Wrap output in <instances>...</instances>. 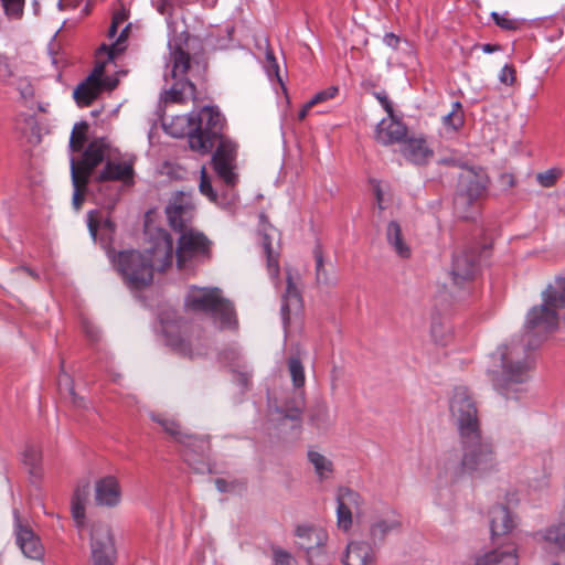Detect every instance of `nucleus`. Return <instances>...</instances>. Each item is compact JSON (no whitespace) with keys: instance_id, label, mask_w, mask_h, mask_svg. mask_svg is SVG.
<instances>
[{"instance_id":"1","label":"nucleus","mask_w":565,"mask_h":565,"mask_svg":"<svg viewBox=\"0 0 565 565\" xmlns=\"http://www.w3.org/2000/svg\"><path fill=\"white\" fill-rule=\"evenodd\" d=\"M457 429L461 456L446 454L443 461L445 477L458 482L466 476L483 477L498 470V458L492 440L482 435L475 401L466 387H456L449 404Z\"/></svg>"},{"instance_id":"2","label":"nucleus","mask_w":565,"mask_h":565,"mask_svg":"<svg viewBox=\"0 0 565 565\" xmlns=\"http://www.w3.org/2000/svg\"><path fill=\"white\" fill-rule=\"evenodd\" d=\"M224 117L216 107L205 106L199 111L177 116L171 124L164 125L166 131L173 137H188L192 151L207 154L217 143L212 156V164L217 177L228 186L237 181L235 173L237 145L222 136Z\"/></svg>"},{"instance_id":"3","label":"nucleus","mask_w":565,"mask_h":565,"mask_svg":"<svg viewBox=\"0 0 565 565\" xmlns=\"http://www.w3.org/2000/svg\"><path fill=\"white\" fill-rule=\"evenodd\" d=\"M492 356L500 362V370L491 372L495 391L507 399H520L529 390L532 361L513 343L500 345Z\"/></svg>"},{"instance_id":"4","label":"nucleus","mask_w":565,"mask_h":565,"mask_svg":"<svg viewBox=\"0 0 565 565\" xmlns=\"http://www.w3.org/2000/svg\"><path fill=\"white\" fill-rule=\"evenodd\" d=\"M184 306L188 310L209 315L221 329H234L237 326L232 302L223 297L217 287L190 286Z\"/></svg>"},{"instance_id":"5","label":"nucleus","mask_w":565,"mask_h":565,"mask_svg":"<svg viewBox=\"0 0 565 565\" xmlns=\"http://www.w3.org/2000/svg\"><path fill=\"white\" fill-rule=\"evenodd\" d=\"M542 305L533 307L526 316V333L547 334L557 329V309L565 308V278H557L542 294Z\"/></svg>"},{"instance_id":"6","label":"nucleus","mask_w":565,"mask_h":565,"mask_svg":"<svg viewBox=\"0 0 565 565\" xmlns=\"http://www.w3.org/2000/svg\"><path fill=\"white\" fill-rule=\"evenodd\" d=\"M169 63L171 65V77L177 79L172 87L166 92V102L184 104L196 98L195 85L184 76L190 70L191 57L183 49L181 39L170 40Z\"/></svg>"},{"instance_id":"7","label":"nucleus","mask_w":565,"mask_h":565,"mask_svg":"<svg viewBox=\"0 0 565 565\" xmlns=\"http://www.w3.org/2000/svg\"><path fill=\"white\" fill-rule=\"evenodd\" d=\"M108 256L118 274L129 288L142 289L153 279L151 265L146 256L138 250L109 252Z\"/></svg>"},{"instance_id":"8","label":"nucleus","mask_w":565,"mask_h":565,"mask_svg":"<svg viewBox=\"0 0 565 565\" xmlns=\"http://www.w3.org/2000/svg\"><path fill=\"white\" fill-rule=\"evenodd\" d=\"M211 244L203 233L195 230L184 231L180 234L175 250L178 267L184 269L191 263L210 258Z\"/></svg>"},{"instance_id":"9","label":"nucleus","mask_w":565,"mask_h":565,"mask_svg":"<svg viewBox=\"0 0 565 565\" xmlns=\"http://www.w3.org/2000/svg\"><path fill=\"white\" fill-rule=\"evenodd\" d=\"M337 526L349 532L353 525V518L359 522L365 514V500L355 490L340 487L337 491Z\"/></svg>"},{"instance_id":"10","label":"nucleus","mask_w":565,"mask_h":565,"mask_svg":"<svg viewBox=\"0 0 565 565\" xmlns=\"http://www.w3.org/2000/svg\"><path fill=\"white\" fill-rule=\"evenodd\" d=\"M489 179L483 171L468 170L460 177V191L455 196V209L462 218H470V214L461 211L471 205L487 191Z\"/></svg>"},{"instance_id":"11","label":"nucleus","mask_w":565,"mask_h":565,"mask_svg":"<svg viewBox=\"0 0 565 565\" xmlns=\"http://www.w3.org/2000/svg\"><path fill=\"white\" fill-rule=\"evenodd\" d=\"M92 565H115L117 550L111 530L106 524H95L90 534Z\"/></svg>"},{"instance_id":"12","label":"nucleus","mask_w":565,"mask_h":565,"mask_svg":"<svg viewBox=\"0 0 565 565\" xmlns=\"http://www.w3.org/2000/svg\"><path fill=\"white\" fill-rule=\"evenodd\" d=\"M298 537V546L306 551L309 565H315V561L320 563L317 565H324L327 563V554L324 545L328 540V533L322 527L299 525L296 530Z\"/></svg>"},{"instance_id":"13","label":"nucleus","mask_w":565,"mask_h":565,"mask_svg":"<svg viewBox=\"0 0 565 565\" xmlns=\"http://www.w3.org/2000/svg\"><path fill=\"white\" fill-rule=\"evenodd\" d=\"M152 271H163L172 265L174 252L171 235L161 228L156 230L151 236V245L142 253Z\"/></svg>"},{"instance_id":"14","label":"nucleus","mask_w":565,"mask_h":565,"mask_svg":"<svg viewBox=\"0 0 565 565\" xmlns=\"http://www.w3.org/2000/svg\"><path fill=\"white\" fill-rule=\"evenodd\" d=\"M480 271L479 253L475 248H461L454 253L450 276L455 285L472 281Z\"/></svg>"},{"instance_id":"15","label":"nucleus","mask_w":565,"mask_h":565,"mask_svg":"<svg viewBox=\"0 0 565 565\" xmlns=\"http://www.w3.org/2000/svg\"><path fill=\"white\" fill-rule=\"evenodd\" d=\"M13 531L15 543L22 554L30 559H42L44 547L41 540L31 529L28 521L22 520L18 510H13Z\"/></svg>"},{"instance_id":"16","label":"nucleus","mask_w":565,"mask_h":565,"mask_svg":"<svg viewBox=\"0 0 565 565\" xmlns=\"http://www.w3.org/2000/svg\"><path fill=\"white\" fill-rule=\"evenodd\" d=\"M402 522L398 513L385 508L381 514L375 516L369 526V539L373 545L382 544L387 535L401 529Z\"/></svg>"},{"instance_id":"17","label":"nucleus","mask_w":565,"mask_h":565,"mask_svg":"<svg viewBox=\"0 0 565 565\" xmlns=\"http://www.w3.org/2000/svg\"><path fill=\"white\" fill-rule=\"evenodd\" d=\"M166 212L169 223L174 231L182 234L184 231L192 230L189 225L193 218L194 209L188 198L184 195L177 196L167 206Z\"/></svg>"},{"instance_id":"18","label":"nucleus","mask_w":565,"mask_h":565,"mask_svg":"<svg viewBox=\"0 0 565 565\" xmlns=\"http://www.w3.org/2000/svg\"><path fill=\"white\" fill-rule=\"evenodd\" d=\"M121 486L117 477L105 476L95 482V502L98 507L115 508L121 501Z\"/></svg>"},{"instance_id":"19","label":"nucleus","mask_w":565,"mask_h":565,"mask_svg":"<svg viewBox=\"0 0 565 565\" xmlns=\"http://www.w3.org/2000/svg\"><path fill=\"white\" fill-rule=\"evenodd\" d=\"M104 64L97 65L84 82L77 85L73 96L79 106H89L102 92Z\"/></svg>"},{"instance_id":"20","label":"nucleus","mask_w":565,"mask_h":565,"mask_svg":"<svg viewBox=\"0 0 565 565\" xmlns=\"http://www.w3.org/2000/svg\"><path fill=\"white\" fill-rule=\"evenodd\" d=\"M407 135V127L394 115L383 118L376 126L375 139L383 146L402 143Z\"/></svg>"},{"instance_id":"21","label":"nucleus","mask_w":565,"mask_h":565,"mask_svg":"<svg viewBox=\"0 0 565 565\" xmlns=\"http://www.w3.org/2000/svg\"><path fill=\"white\" fill-rule=\"evenodd\" d=\"M108 147L109 145L104 138L95 139L88 143L83 152L81 162L76 163V168L82 177H86L89 180L93 170L103 162Z\"/></svg>"},{"instance_id":"22","label":"nucleus","mask_w":565,"mask_h":565,"mask_svg":"<svg viewBox=\"0 0 565 565\" xmlns=\"http://www.w3.org/2000/svg\"><path fill=\"white\" fill-rule=\"evenodd\" d=\"M134 164L129 161H107L103 170L96 177L98 182L121 181L124 184L134 183Z\"/></svg>"},{"instance_id":"23","label":"nucleus","mask_w":565,"mask_h":565,"mask_svg":"<svg viewBox=\"0 0 565 565\" xmlns=\"http://www.w3.org/2000/svg\"><path fill=\"white\" fill-rule=\"evenodd\" d=\"M401 152L405 159L414 164H425L434 156L424 138H407L401 143Z\"/></svg>"},{"instance_id":"24","label":"nucleus","mask_w":565,"mask_h":565,"mask_svg":"<svg viewBox=\"0 0 565 565\" xmlns=\"http://www.w3.org/2000/svg\"><path fill=\"white\" fill-rule=\"evenodd\" d=\"M343 563L344 565H375L376 555L373 546L363 541L349 543Z\"/></svg>"},{"instance_id":"25","label":"nucleus","mask_w":565,"mask_h":565,"mask_svg":"<svg viewBox=\"0 0 565 565\" xmlns=\"http://www.w3.org/2000/svg\"><path fill=\"white\" fill-rule=\"evenodd\" d=\"M490 529L492 537H498L510 533L515 526L514 520L507 507L497 504L491 508Z\"/></svg>"},{"instance_id":"26","label":"nucleus","mask_w":565,"mask_h":565,"mask_svg":"<svg viewBox=\"0 0 565 565\" xmlns=\"http://www.w3.org/2000/svg\"><path fill=\"white\" fill-rule=\"evenodd\" d=\"M476 565H518L514 546H507L488 552L476 558Z\"/></svg>"},{"instance_id":"27","label":"nucleus","mask_w":565,"mask_h":565,"mask_svg":"<svg viewBox=\"0 0 565 565\" xmlns=\"http://www.w3.org/2000/svg\"><path fill=\"white\" fill-rule=\"evenodd\" d=\"M301 307V297L300 294L296 287V285L292 281L291 275L287 274V288L286 292L282 296V302H281V319L285 324V327L289 322V316L292 310H298Z\"/></svg>"},{"instance_id":"28","label":"nucleus","mask_w":565,"mask_h":565,"mask_svg":"<svg viewBox=\"0 0 565 565\" xmlns=\"http://www.w3.org/2000/svg\"><path fill=\"white\" fill-rule=\"evenodd\" d=\"M386 241L399 257L408 258L411 256V247L405 242L402 227L396 221H391L387 224Z\"/></svg>"},{"instance_id":"29","label":"nucleus","mask_w":565,"mask_h":565,"mask_svg":"<svg viewBox=\"0 0 565 565\" xmlns=\"http://www.w3.org/2000/svg\"><path fill=\"white\" fill-rule=\"evenodd\" d=\"M23 465L34 481L42 477V451L39 446L28 445L22 452Z\"/></svg>"},{"instance_id":"30","label":"nucleus","mask_w":565,"mask_h":565,"mask_svg":"<svg viewBox=\"0 0 565 565\" xmlns=\"http://www.w3.org/2000/svg\"><path fill=\"white\" fill-rule=\"evenodd\" d=\"M152 419L159 423L167 434H169L177 441L184 444L185 446H193L198 440L192 435L183 434L181 431L180 425L174 419L161 416H152Z\"/></svg>"},{"instance_id":"31","label":"nucleus","mask_w":565,"mask_h":565,"mask_svg":"<svg viewBox=\"0 0 565 565\" xmlns=\"http://www.w3.org/2000/svg\"><path fill=\"white\" fill-rule=\"evenodd\" d=\"M71 177L72 184L74 188L72 203L74 209L78 211L84 202V192L86 190L88 179L86 177L81 175L78 169L76 168V162L74 158H71Z\"/></svg>"},{"instance_id":"32","label":"nucleus","mask_w":565,"mask_h":565,"mask_svg":"<svg viewBox=\"0 0 565 565\" xmlns=\"http://www.w3.org/2000/svg\"><path fill=\"white\" fill-rule=\"evenodd\" d=\"M441 122L446 134H457L465 124L462 105L459 102L452 103L451 110L447 115L443 116Z\"/></svg>"},{"instance_id":"33","label":"nucleus","mask_w":565,"mask_h":565,"mask_svg":"<svg viewBox=\"0 0 565 565\" xmlns=\"http://www.w3.org/2000/svg\"><path fill=\"white\" fill-rule=\"evenodd\" d=\"M308 460L313 466L315 472L320 481L329 479L333 472L332 461L316 450L308 451Z\"/></svg>"},{"instance_id":"34","label":"nucleus","mask_w":565,"mask_h":565,"mask_svg":"<svg viewBox=\"0 0 565 565\" xmlns=\"http://www.w3.org/2000/svg\"><path fill=\"white\" fill-rule=\"evenodd\" d=\"M88 495L87 486L76 488L71 502L72 516L77 526L84 525L85 522V503Z\"/></svg>"},{"instance_id":"35","label":"nucleus","mask_w":565,"mask_h":565,"mask_svg":"<svg viewBox=\"0 0 565 565\" xmlns=\"http://www.w3.org/2000/svg\"><path fill=\"white\" fill-rule=\"evenodd\" d=\"M310 420L312 425L318 429H327L333 424V418L330 414L327 403H317L310 413Z\"/></svg>"},{"instance_id":"36","label":"nucleus","mask_w":565,"mask_h":565,"mask_svg":"<svg viewBox=\"0 0 565 565\" xmlns=\"http://www.w3.org/2000/svg\"><path fill=\"white\" fill-rule=\"evenodd\" d=\"M262 245L267 258V269L271 279H277L279 275V262L278 255L274 253L271 247V236L268 233H264Z\"/></svg>"},{"instance_id":"37","label":"nucleus","mask_w":565,"mask_h":565,"mask_svg":"<svg viewBox=\"0 0 565 565\" xmlns=\"http://www.w3.org/2000/svg\"><path fill=\"white\" fill-rule=\"evenodd\" d=\"M87 226L94 239H96L99 227L107 230L109 233L115 232V223L109 218H102L98 211H90L87 215Z\"/></svg>"},{"instance_id":"38","label":"nucleus","mask_w":565,"mask_h":565,"mask_svg":"<svg viewBox=\"0 0 565 565\" xmlns=\"http://www.w3.org/2000/svg\"><path fill=\"white\" fill-rule=\"evenodd\" d=\"M543 540L557 550L565 548V524L551 526L542 534Z\"/></svg>"},{"instance_id":"39","label":"nucleus","mask_w":565,"mask_h":565,"mask_svg":"<svg viewBox=\"0 0 565 565\" xmlns=\"http://www.w3.org/2000/svg\"><path fill=\"white\" fill-rule=\"evenodd\" d=\"M8 85H12L19 92L22 99L25 102L32 100L35 95V87L33 81L28 76H18Z\"/></svg>"},{"instance_id":"40","label":"nucleus","mask_w":565,"mask_h":565,"mask_svg":"<svg viewBox=\"0 0 565 565\" xmlns=\"http://www.w3.org/2000/svg\"><path fill=\"white\" fill-rule=\"evenodd\" d=\"M88 130V125L86 121H81L74 125L71 138H70V148L72 151H81L86 141V132Z\"/></svg>"},{"instance_id":"41","label":"nucleus","mask_w":565,"mask_h":565,"mask_svg":"<svg viewBox=\"0 0 565 565\" xmlns=\"http://www.w3.org/2000/svg\"><path fill=\"white\" fill-rule=\"evenodd\" d=\"M313 256L316 260V279L318 284L330 285L334 282L333 277H331L324 268L323 255L320 247H316L313 250Z\"/></svg>"},{"instance_id":"42","label":"nucleus","mask_w":565,"mask_h":565,"mask_svg":"<svg viewBox=\"0 0 565 565\" xmlns=\"http://www.w3.org/2000/svg\"><path fill=\"white\" fill-rule=\"evenodd\" d=\"M288 369L295 387H302L305 385V370L303 365L297 358H290L288 361Z\"/></svg>"},{"instance_id":"43","label":"nucleus","mask_w":565,"mask_h":565,"mask_svg":"<svg viewBox=\"0 0 565 565\" xmlns=\"http://www.w3.org/2000/svg\"><path fill=\"white\" fill-rule=\"evenodd\" d=\"M430 333L433 340L440 345L447 344L448 340L451 337V331L449 326L445 324L440 321H434L430 328Z\"/></svg>"},{"instance_id":"44","label":"nucleus","mask_w":565,"mask_h":565,"mask_svg":"<svg viewBox=\"0 0 565 565\" xmlns=\"http://www.w3.org/2000/svg\"><path fill=\"white\" fill-rule=\"evenodd\" d=\"M492 19L494 20L495 24L499 25L503 30H518L522 25V20L511 18L508 12L504 13H498L492 12L491 13Z\"/></svg>"},{"instance_id":"45","label":"nucleus","mask_w":565,"mask_h":565,"mask_svg":"<svg viewBox=\"0 0 565 565\" xmlns=\"http://www.w3.org/2000/svg\"><path fill=\"white\" fill-rule=\"evenodd\" d=\"M161 323H162V331H163L164 335L167 337V343L183 354L190 353L188 351V344L180 335L170 334V328L172 326L167 323L162 318H161Z\"/></svg>"},{"instance_id":"46","label":"nucleus","mask_w":565,"mask_h":565,"mask_svg":"<svg viewBox=\"0 0 565 565\" xmlns=\"http://www.w3.org/2000/svg\"><path fill=\"white\" fill-rule=\"evenodd\" d=\"M4 13L10 19H19L23 13L24 0H1Z\"/></svg>"},{"instance_id":"47","label":"nucleus","mask_w":565,"mask_h":565,"mask_svg":"<svg viewBox=\"0 0 565 565\" xmlns=\"http://www.w3.org/2000/svg\"><path fill=\"white\" fill-rule=\"evenodd\" d=\"M129 25H127L118 36L117 41L111 44L109 47L105 44L100 47L102 50L107 51L109 60H115L117 55H119L124 51L122 43L125 42L128 34Z\"/></svg>"},{"instance_id":"48","label":"nucleus","mask_w":565,"mask_h":565,"mask_svg":"<svg viewBox=\"0 0 565 565\" xmlns=\"http://www.w3.org/2000/svg\"><path fill=\"white\" fill-rule=\"evenodd\" d=\"M200 192L209 198L210 201L216 202V192L213 190L211 184V179L206 174L205 168H202L201 170V179H200V185H199Z\"/></svg>"},{"instance_id":"49","label":"nucleus","mask_w":565,"mask_h":565,"mask_svg":"<svg viewBox=\"0 0 565 565\" xmlns=\"http://www.w3.org/2000/svg\"><path fill=\"white\" fill-rule=\"evenodd\" d=\"M273 559L275 565H296V558L287 551L280 547L273 548Z\"/></svg>"},{"instance_id":"50","label":"nucleus","mask_w":565,"mask_h":565,"mask_svg":"<svg viewBox=\"0 0 565 565\" xmlns=\"http://www.w3.org/2000/svg\"><path fill=\"white\" fill-rule=\"evenodd\" d=\"M13 78L14 73L8 57L0 53V82L3 84H9Z\"/></svg>"},{"instance_id":"51","label":"nucleus","mask_w":565,"mask_h":565,"mask_svg":"<svg viewBox=\"0 0 565 565\" xmlns=\"http://www.w3.org/2000/svg\"><path fill=\"white\" fill-rule=\"evenodd\" d=\"M561 172L556 169H550L545 172L539 173L536 179L539 183L544 188H550L554 185L556 180L558 179Z\"/></svg>"},{"instance_id":"52","label":"nucleus","mask_w":565,"mask_h":565,"mask_svg":"<svg viewBox=\"0 0 565 565\" xmlns=\"http://www.w3.org/2000/svg\"><path fill=\"white\" fill-rule=\"evenodd\" d=\"M338 93V87L331 86L324 90L317 93L309 102L308 106H315L319 103L333 98Z\"/></svg>"},{"instance_id":"53","label":"nucleus","mask_w":565,"mask_h":565,"mask_svg":"<svg viewBox=\"0 0 565 565\" xmlns=\"http://www.w3.org/2000/svg\"><path fill=\"white\" fill-rule=\"evenodd\" d=\"M514 68L508 64H505L501 71H500V74H499V79L501 83L505 84V85H512L515 77H514Z\"/></svg>"},{"instance_id":"54","label":"nucleus","mask_w":565,"mask_h":565,"mask_svg":"<svg viewBox=\"0 0 565 565\" xmlns=\"http://www.w3.org/2000/svg\"><path fill=\"white\" fill-rule=\"evenodd\" d=\"M373 191L376 200V205L379 210L383 211L385 209L384 205V193L381 188V183L379 181H373Z\"/></svg>"},{"instance_id":"55","label":"nucleus","mask_w":565,"mask_h":565,"mask_svg":"<svg viewBox=\"0 0 565 565\" xmlns=\"http://www.w3.org/2000/svg\"><path fill=\"white\" fill-rule=\"evenodd\" d=\"M375 97L381 103L383 108L387 111L388 115L393 114V105L388 99L387 95L384 92L375 93Z\"/></svg>"},{"instance_id":"56","label":"nucleus","mask_w":565,"mask_h":565,"mask_svg":"<svg viewBox=\"0 0 565 565\" xmlns=\"http://www.w3.org/2000/svg\"><path fill=\"white\" fill-rule=\"evenodd\" d=\"M152 6L157 9L158 12L164 14L170 11L171 2L170 0H151Z\"/></svg>"},{"instance_id":"57","label":"nucleus","mask_w":565,"mask_h":565,"mask_svg":"<svg viewBox=\"0 0 565 565\" xmlns=\"http://www.w3.org/2000/svg\"><path fill=\"white\" fill-rule=\"evenodd\" d=\"M383 42L388 46V47H392V49H397L399 42H401V39L399 36H397L396 34L394 33H385V35L383 36Z\"/></svg>"},{"instance_id":"58","label":"nucleus","mask_w":565,"mask_h":565,"mask_svg":"<svg viewBox=\"0 0 565 565\" xmlns=\"http://www.w3.org/2000/svg\"><path fill=\"white\" fill-rule=\"evenodd\" d=\"M83 328H84V331H85L86 335L92 341H97L98 340V330L93 324H90L88 322H85Z\"/></svg>"},{"instance_id":"59","label":"nucleus","mask_w":565,"mask_h":565,"mask_svg":"<svg viewBox=\"0 0 565 565\" xmlns=\"http://www.w3.org/2000/svg\"><path fill=\"white\" fill-rule=\"evenodd\" d=\"M235 381L237 382L242 390H246L249 385V374L238 373L235 377Z\"/></svg>"},{"instance_id":"60","label":"nucleus","mask_w":565,"mask_h":565,"mask_svg":"<svg viewBox=\"0 0 565 565\" xmlns=\"http://www.w3.org/2000/svg\"><path fill=\"white\" fill-rule=\"evenodd\" d=\"M215 487L220 492H226V491H230V489H231L230 483L221 478L215 480Z\"/></svg>"},{"instance_id":"61","label":"nucleus","mask_w":565,"mask_h":565,"mask_svg":"<svg viewBox=\"0 0 565 565\" xmlns=\"http://www.w3.org/2000/svg\"><path fill=\"white\" fill-rule=\"evenodd\" d=\"M126 19H127V14L124 11H120V12H116L114 14L111 22L114 24L120 25L125 22Z\"/></svg>"},{"instance_id":"62","label":"nucleus","mask_w":565,"mask_h":565,"mask_svg":"<svg viewBox=\"0 0 565 565\" xmlns=\"http://www.w3.org/2000/svg\"><path fill=\"white\" fill-rule=\"evenodd\" d=\"M439 163L446 166H460V160L454 157H445L439 160Z\"/></svg>"},{"instance_id":"63","label":"nucleus","mask_w":565,"mask_h":565,"mask_svg":"<svg viewBox=\"0 0 565 565\" xmlns=\"http://www.w3.org/2000/svg\"><path fill=\"white\" fill-rule=\"evenodd\" d=\"M71 395H72V402L76 406H78V407H86L84 399L81 398V397H77V395L74 393L73 388L71 390Z\"/></svg>"},{"instance_id":"64","label":"nucleus","mask_w":565,"mask_h":565,"mask_svg":"<svg viewBox=\"0 0 565 565\" xmlns=\"http://www.w3.org/2000/svg\"><path fill=\"white\" fill-rule=\"evenodd\" d=\"M102 89L103 88H108V89H113L115 88L116 84H117V81L115 79H111V78H106V79H102Z\"/></svg>"}]
</instances>
